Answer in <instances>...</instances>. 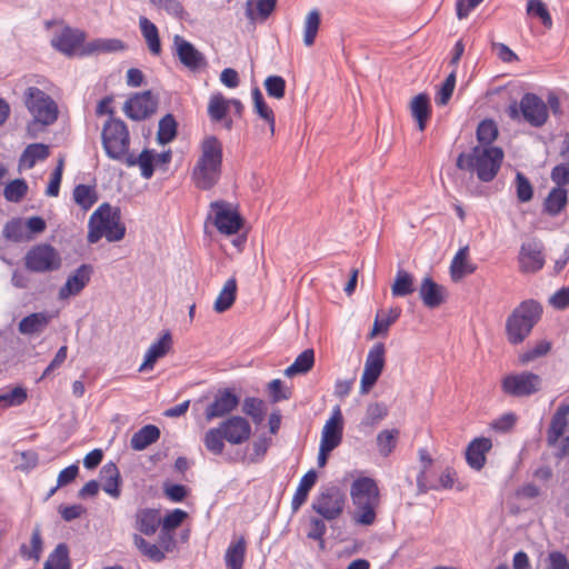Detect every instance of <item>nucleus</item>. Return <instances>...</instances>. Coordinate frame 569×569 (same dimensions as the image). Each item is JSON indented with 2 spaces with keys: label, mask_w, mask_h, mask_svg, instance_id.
<instances>
[{
  "label": "nucleus",
  "mask_w": 569,
  "mask_h": 569,
  "mask_svg": "<svg viewBox=\"0 0 569 569\" xmlns=\"http://www.w3.org/2000/svg\"><path fill=\"white\" fill-rule=\"evenodd\" d=\"M199 151L191 180L197 189L207 191L217 186L222 176V142L216 136H207L201 140Z\"/></svg>",
  "instance_id": "obj_1"
},
{
  "label": "nucleus",
  "mask_w": 569,
  "mask_h": 569,
  "mask_svg": "<svg viewBox=\"0 0 569 569\" xmlns=\"http://www.w3.org/2000/svg\"><path fill=\"white\" fill-rule=\"evenodd\" d=\"M503 157L499 147H475L469 153H460L456 166L460 170L475 172L482 182H490L498 174Z\"/></svg>",
  "instance_id": "obj_2"
},
{
  "label": "nucleus",
  "mask_w": 569,
  "mask_h": 569,
  "mask_svg": "<svg viewBox=\"0 0 569 569\" xmlns=\"http://www.w3.org/2000/svg\"><path fill=\"white\" fill-rule=\"evenodd\" d=\"M126 226L121 221V211L108 202L100 204L89 218L87 240L93 244L103 237L109 242L124 238Z\"/></svg>",
  "instance_id": "obj_3"
},
{
  "label": "nucleus",
  "mask_w": 569,
  "mask_h": 569,
  "mask_svg": "<svg viewBox=\"0 0 569 569\" xmlns=\"http://www.w3.org/2000/svg\"><path fill=\"white\" fill-rule=\"evenodd\" d=\"M350 496L355 506L352 519L357 525L371 526L377 519L380 491L375 479L360 477L351 483Z\"/></svg>",
  "instance_id": "obj_4"
},
{
  "label": "nucleus",
  "mask_w": 569,
  "mask_h": 569,
  "mask_svg": "<svg viewBox=\"0 0 569 569\" xmlns=\"http://www.w3.org/2000/svg\"><path fill=\"white\" fill-rule=\"evenodd\" d=\"M542 307L535 300L521 302L508 317L506 333L511 345H519L530 335L535 325L539 321Z\"/></svg>",
  "instance_id": "obj_5"
},
{
  "label": "nucleus",
  "mask_w": 569,
  "mask_h": 569,
  "mask_svg": "<svg viewBox=\"0 0 569 569\" xmlns=\"http://www.w3.org/2000/svg\"><path fill=\"white\" fill-rule=\"evenodd\" d=\"M23 102L32 116V121L28 128L49 127L53 124L59 117L57 102L44 91L34 86H29L23 92Z\"/></svg>",
  "instance_id": "obj_6"
},
{
  "label": "nucleus",
  "mask_w": 569,
  "mask_h": 569,
  "mask_svg": "<svg viewBox=\"0 0 569 569\" xmlns=\"http://www.w3.org/2000/svg\"><path fill=\"white\" fill-rule=\"evenodd\" d=\"M101 142L108 158L122 162L130 153V133L124 121L108 119L101 131Z\"/></svg>",
  "instance_id": "obj_7"
},
{
  "label": "nucleus",
  "mask_w": 569,
  "mask_h": 569,
  "mask_svg": "<svg viewBox=\"0 0 569 569\" xmlns=\"http://www.w3.org/2000/svg\"><path fill=\"white\" fill-rule=\"evenodd\" d=\"M508 116L512 120H519L520 116L533 128L545 126L549 119L547 103L536 93H525L520 102H512L508 107Z\"/></svg>",
  "instance_id": "obj_8"
},
{
  "label": "nucleus",
  "mask_w": 569,
  "mask_h": 569,
  "mask_svg": "<svg viewBox=\"0 0 569 569\" xmlns=\"http://www.w3.org/2000/svg\"><path fill=\"white\" fill-rule=\"evenodd\" d=\"M24 267L36 273L52 272L61 267L60 253L48 243L31 247L24 256Z\"/></svg>",
  "instance_id": "obj_9"
},
{
  "label": "nucleus",
  "mask_w": 569,
  "mask_h": 569,
  "mask_svg": "<svg viewBox=\"0 0 569 569\" xmlns=\"http://www.w3.org/2000/svg\"><path fill=\"white\" fill-rule=\"evenodd\" d=\"M345 505V493L338 487L331 486L319 492L311 507L323 519L331 521L341 516Z\"/></svg>",
  "instance_id": "obj_10"
},
{
  "label": "nucleus",
  "mask_w": 569,
  "mask_h": 569,
  "mask_svg": "<svg viewBox=\"0 0 569 569\" xmlns=\"http://www.w3.org/2000/svg\"><path fill=\"white\" fill-rule=\"evenodd\" d=\"M210 208L213 212V224L220 233L232 236L242 228L243 219L231 203L218 200L211 202Z\"/></svg>",
  "instance_id": "obj_11"
},
{
  "label": "nucleus",
  "mask_w": 569,
  "mask_h": 569,
  "mask_svg": "<svg viewBox=\"0 0 569 569\" xmlns=\"http://www.w3.org/2000/svg\"><path fill=\"white\" fill-rule=\"evenodd\" d=\"M541 386L540 376L530 371L508 375L501 381L502 391L512 397H529L538 392Z\"/></svg>",
  "instance_id": "obj_12"
},
{
  "label": "nucleus",
  "mask_w": 569,
  "mask_h": 569,
  "mask_svg": "<svg viewBox=\"0 0 569 569\" xmlns=\"http://www.w3.org/2000/svg\"><path fill=\"white\" fill-rule=\"evenodd\" d=\"M385 345L376 343L368 352L360 381L361 393H367L376 385L385 367Z\"/></svg>",
  "instance_id": "obj_13"
},
{
  "label": "nucleus",
  "mask_w": 569,
  "mask_h": 569,
  "mask_svg": "<svg viewBox=\"0 0 569 569\" xmlns=\"http://www.w3.org/2000/svg\"><path fill=\"white\" fill-rule=\"evenodd\" d=\"M519 270L523 273H536L545 266L543 244L540 241L523 242L520 247Z\"/></svg>",
  "instance_id": "obj_14"
},
{
  "label": "nucleus",
  "mask_w": 569,
  "mask_h": 569,
  "mask_svg": "<svg viewBox=\"0 0 569 569\" xmlns=\"http://www.w3.org/2000/svg\"><path fill=\"white\" fill-rule=\"evenodd\" d=\"M240 399L232 389L219 390L213 401L207 406L204 417L207 421L223 418L230 415L239 406Z\"/></svg>",
  "instance_id": "obj_15"
},
{
  "label": "nucleus",
  "mask_w": 569,
  "mask_h": 569,
  "mask_svg": "<svg viewBox=\"0 0 569 569\" xmlns=\"http://www.w3.org/2000/svg\"><path fill=\"white\" fill-rule=\"evenodd\" d=\"M158 101L150 91L136 93L124 104L126 114L133 120H143L157 110Z\"/></svg>",
  "instance_id": "obj_16"
},
{
  "label": "nucleus",
  "mask_w": 569,
  "mask_h": 569,
  "mask_svg": "<svg viewBox=\"0 0 569 569\" xmlns=\"http://www.w3.org/2000/svg\"><path fill=\"white\" fill-rule=\"evenodd\" d=\"M220 427L224 433L226 441L231 445H242L251 436V426L249 421L241 416H231L224 419Z\"/></svg>",
  "instance_id": "obj_17"
},
{
  "label": "nucleus",
  "mask_w": 569,
  "mask_h": 569,
  "mask_svg": "<svg viewBox=\"0 0 569 569\" xmlns=\"http://www.w3.org/2000/svg\"><path fill=\"white\" fill-rule=\"evenodd\" d=\"M173 43L180 62L191 71L207 66L204 56L196 47L180 36H174Z\"/></svg>",
  "instance_id": "obj_18"
},
{
  "label": "nucleus",
  "mask_w": 569,
  "mask_h": 569,
  "mask_svg": "<svg viewBox=\"0 0 569 569\" xmlns=\"http://www.w3.org/2000/svg\"><path fill=\"white\" fill-rule=\"evenodd\" d=\"M92 267L89 264H81L72 274L67 278L66 283L60 288L58 298L59 300H67L72 296H78L90 282Z\"/></svg>",
  "instance_id": "obj_19"
},
{
  "label": "nucleus",
  "mask_w": 569,
  "mask_h": 569,
  "mask_svg": "<svg viewBox=\"0 0 569 569\" xmlns=\"http://www.w3.org/2000/svg\"><path fill=\"white\" fill-rule=\"evenodd\" d=\"M492 449V441L490 438L479 437L469 442L466 448V461L468 466L480 471L487 462V453Z\"/></svg>",
  "instance_id": "obj_20"
},
{
  "label": "nucleus",
  "mask_w": 569,
  "mask_h": 569,
  "mask_svg": "<svg viewBox=\"0 0 569 569\" xmlns=\"http://www.w3.org/2000/svg\"><path fill=\"white\" fill-rule=\"evenodd\" d=\"M342 433L343 417L340 407L336 406L323 426L320 442L337 448L342 441Z\"/></svg>",
  "instance_id": "obj_21"
},
{
  "label": "nucleus",
  "mask_w": 569,
  "mask_h": 569,
  "mask_svg": "<svg viewBox=\"0 0 569 569\" xmlns=\"http://www.w3.org/2000/svg\"><path fill=\"white\" fill-rule=\"evenodd\" d=\"M419 296L427 308L433 309L446 301V289L438 284L431 277L422 279L419 288Z\"/></svg>",
  "instance_id": "obj_22"
},
{
  "label": "nucleus",
  "mask_w": 569,
  "mask_h": 569,
  "mask_svg": "<svg viewBox=\"0 0 569 569\" xmlns=\"http://www.w3.org/2000/svg\"><path fill=\"white\" fill-rule=\"evenodd\" d=\"M568 416L569 402H561L553 413L547 430V443L550 447L556 446L558 440L565 435L568 426Z\"/></svg>",
  "instance_id": "obj_23"
},
{
  "label": "nucleus",
  "mask_w": 569,
  "mask_h": 569,
  "mask_svg": "<svg viewBox=\"0 0 569 569\" xmlns=\"http://www.w3.org/2000/svg\"><path fill=\"white\" fill-rule=\"evenodd\" d=\"M248 541L243 535L234 536L224 552L227 569H243Z\"/></svg>",
  "instance_id": "obj_24"
},
{
  "label": "nucleus",
  "mask_w": 569,
  "mask_h": 569,
  "mask_svg": "<svg viewBox=\"0 0 569 569\" xmlns=\"http://www.w3.org/2000/svg\"><path fill=\"white\" fill-rule=\"evenodd\" d=\"M161 525L160 510L154 508H140L134 515V528L144 536L154 535Z\"/></svg>",
  "instance_id": "obj_25"
},
{
  "label": "nucleus",
  "mask_w": 569,
  "mask_h": 569,
  "mask_svg": "<svg viewBox=\"0 0 569 569\" xmlns=\"http://www.w3.org/2000/svg\"><path fill=\"white\" fill-rule=\"evenodd\" d=\"M84 41V33L80 30L64 28L52 39V46L62 53L71 56L81 47Z\"/></svg>",
  "instance_id": "obj_26"
},
{
  "label": "nucleus",
  "mask_w": 569,
  "mask_h": 569,
  "mask_svg": "<svg viewBox=\"0 0 569 569\" xmlns=\"http://www.w3.org/2000/svg\"><path fill=\"white\" fill-rule=\"evenodd\" d=\"M172 347V338L169 331H164L162 336L153 342L146 352L144 361L139 371L152 369L158 359L164 357Z\"/></svg>",
  "instance_id": "obj_27"
},
{
  "label": "nucleus",
  "mask_w": 569,
  "mask_h": 569,
  "mask_svg": "<svg viewBox=\"0 0 569 569\" xmlns=\"http://www.w3.org/2000/svg\"><path fill=\"white\" fill-rule=\"evenodd\" d=\"M457 480V472L452 468H446L440 475L438 483H430L425 470H420L417 476V487L420 493H427L430 490L451 489Z\"/></svg>",
  "instance_id": "obj_28"
},
{
  "label": "nucleus",
  "mask_w": 569,
  "mask_h": 569,
  "mask_svg": "<svg viewBox=\"0 0 569 569\" xmlns=\"http://www.w3.org/2000/svg\"><path fill=\"white\" fill-rule=\"evenodd\" d=\"M100 479L103 491L110 497L118 499L121 495V476L114 462H108L101 468Z\"/></svg>",
  "instance_id": "obj_29"
},
{
  "label": "nucleus",
  "mask_w": 569,
  "mask_h": 569,
  "mask_svg": "<svg viewBox=\"0 0 569 569\" xmlns=\"http://www.w3.org/2000/svg\"><path fill=\"white\" fill-rule=\"evenodd\" d=\"M410 111L412 118L417 121L418 129L423 131L427 122L431 117V106L429 97L426 93H419L410 103Z\"/></svg>",
  "instance_id": "obj_30"
},
{
  "label": "nucleus",
  "mask_w": 569,
  "mask_h": 569,
  "mask_svg": "<svg viewBox=\"0 0 569 569\" xmlns=\"http://www.w3.org/2000/svg\"><path fill=\"white\" fill-rule=\"evenodd\" d=\"M52 316L49 312L31 313L19 322V331L22 335H36L42 332L50 323Z\"/></svg>",
  "instance_id": "obj_31"
},
{
  "label": "nucleus",
  "mask_w": 569,
  "mask_h": 569,
  "mask_svg": "<svg viewBox=\"0 0 569 569\" xmlns=\"http://www.w3.org/2000/svg\"><path fill=\"white\" fill-rule=\"evenodd\" d=\"M154 153L152 150L144 149L139 156H136L133 152H130L126 159L122 161L127 167L139 166L141 170V176L144 179H150L154 173Z\"/></svg>",
  "instance_id": "obj_32"
},
{
  "label": "nucleus",
  "mask_w": 569,
  "mask_h": 569,
  "mask_svg": "<svg viewBox=\"0 0 569 569\" xmlns=\"http://www.w3.org/2000/svg\"><path fill=\"white\" fill-rule=\"evenodd\" d=\"M139 28L143 39L146 40L149 51L153 56H159L162 51V47L157 26L147 17L141 16L139 18Z\"/></svg>",
  "instance_id": "obj_33"
},
{
  "label": "nucleus",
  "mask_w": 569,
  "mask_h": 569,
  "mask_svg": "<svg viewBox=\"0 0 569 569\" xmlns=\"http://www.w3.org/2000/svg\"><path fill=\"white\" fill-rule=\"evenodd\" d=\"M476 271V266L468 261V247L460 248L450 264V276L453 281L461 280L465 276Z\"/></svg>",
  "instance_id": "obj_34"
},
{
  "label": "nucleus",
  "mask_w": 569,
  "mask_h": 569,
  "mask_svg": "<svg viewBox=\"0 0 569 569\" xmlns=\"http://www.w3.org/2000/svg\"><path fill=\"white\" fill-rule=\"evenodd\" d=\"M318 475L316 470H309L299 481L298 488L292 497L291 508L296 512L307 501L309 491L317 482Z\"/></svg>",
  "instance_id": "obj_35"
},
{
  "label": "nucleus",
  "mask_w": 569,
  "mask_h": 569,
  "mask_svg": "<svg viewBox=\"0 0 569 569\" xmlns=\"http://www.w3.org/2000/svg\"><path fill=\"white\" fill-rule=\"evenodd\" d=\"M160 438V429L154 425H147L133 433L130 446L137 451L144 450Z\"/></svg>",
  "instance_id": "obj_36"
},
{
  "label": "nucleus",
  "mask_w": 569,
  "mask_h": 569,
  "mask_svg": "<svg viewBox=\"0 0 569 569\" xmlns=\"http://www.w3.org/2000/svg\"><path fill=\"white\" fill-rule=\"evenodd\" d=\"M254 112L267 122L271 136L274 134L276 116L273 110L267 104L264 98L258 87L251 92Z\"/></svg>",
  "instance_id": "obj_37"
},
{
  "label": "nucleus",
  "mask_w": 569,
  "mask_h": 569,
  "mask_svg": "<svg viewBox=\"0 0 569 569\" xmlns=\"http://www.w3.org/2000/svg\"><path fill=\"white\" fill-rule=\"evenodd\" d=\"M43 551L41 527L37 525L31 533L30 545L22 543L19 548L20 556L26 560L38 561Z\"/></svg>",
  "instance_id": "obj_38"
},
{
  "label": "nucleus",
  "mask_w": 569,
  "mask_h": 569,
  "mask_svg": "<svg viewBox=\"0 0 569 569\" xmlns=\"http://www.w3.org/2000/svg\"><path fill=\"white\" fill-rule=\"evenodd\" d=\"M567 203L568 191L565 188L555 187L545 200L543 210L549 216L556 217L566 208Z\"/></svg>",
  "instance_id": "obj_39"
},
{
  "label": "nucleus",
  "mask_w": 569,
  "mask_h": 569,
  "mask_svg": "<svg viewBox=\"0 0 569 569\" xmlns=\"http://www.w3.org/2000/svg\"><path fill=\"white\" fill-rule=\"evenodd\" d=\"M237 298V280L234 277L228 279L219 292L213 309L218 313H222L227 310H229L232 305L234 303Z\"/></svg>",
  "instance_id": "obj_40"
},
{
  "label": "nucleus",
  "mask_w": 569,
  "mask_h": 569,
  "mask_svg": "<svg viewBox=\"0 0 569 569\" xmlns=\"http://www.w3.org/2000/svg\"><path fill=\"white\" fill-rule=\"evenodd\" d=\"M188 517V513L182 509H174L167 513L164 518H161V531L159 535V539L162 543L167 540L171 541L172 536L171 531L178 528L183 520Z\"/></svg>",
  "instance_id": "obj_41"
},
{
  "label": "nucleus",
  "mask_w": 569,
  "mask_h": 569,
  "mask_svg": "<svg viewBox=\"0 0 569 569\" xmlns=\"http://www.w3.org/2000/svg\"><path fill=\"white\" fill-rule=\"evenodd\" d=\"M43 569H71L69 548L66 543H59L49 555Z\"/></svg>",
  "instance_id": "obj_42"
},
{
  "label": "nucleus",
  "mask_w": 569,
  "mask_h": 569,
  "mask_svg": "<svg viewBox=\"0 0 569 569\" xmlns=\"http://www.w3.org/2000/svg\"><path fill=\"white\" fill-rule=\"evenodd\" d=\"M229 111V100L222 93L217 92L210 97L208 103V114L213 122H220L226 119Z\"/></svg>",
  "instance_id": "obj_43"
},
{
  "label": "nucleus",
  "mask_w": 569,
  "mask_h": 569,
  "mask_svg": "<svg viewBox=\"0 0 569 569\" xmlns=\"http://www.w3.org/2000/svg\"><path fill=\"white\" fill-rule=\"evenodd\" d=\"M313 365L315 352L312 349H306L296 358L293 363L286 369L284 373L288 377H292L300 373H307L312 369Z\"/></svg>",
  "instance_id": "obj_44"
},
{
  "label": "nucleus",
  "mask_w": 569,
  "mask_h": 569,
  "mask_svg": "<svg viewBox=\"0 0 569 569\" xmlns=\"http://www.w3.org/2000/svg\"><path fill=\"white\" fill-rule=\"evenodd\" d=\"M50 154L49 147L43 143L29 144L21 157V161L27 168H32L37 161L46 160Z\"/></svg>",
  "instance_id": "obj_45"
},
{
  "label": "nucleus",
  "mask_w": 569,
  "mask_h": 569,
  "mask_svg": "<svg viewBox=\"0 0 569 569\" xmlns=\"http://www.w3.org/2000/svg\"><path fill=\"white\" fill-rule=\"evenodd\" d=\"M415 291L413 277L405 271L398 270L393 284L391 286V293L393 297H406Z\"/></svg>",
  "instance_id": "obj_46"
},
{
  "label": "nucleus",
  "mask_w": 569,
  "mask_h": 569,
  "mask_svg": "<svg viewBox=\"0 0 569 569\" xmlns=\"http://www.w3.org/2000/svg\"><path fill=\"white\" fill-rule=\"evenodd\" d=\"M253 1L248 0L246 3V16L250 20H254L258 17L267 19L276 8L277 0H257L256 11L253 9Z\"/></svg>",
  "instance_id": "obj_47"
},
{
  "label": "nucleus",
  "mask_w": 569,
  "mask_h": 569,
  "mask_svg": "<svg viewBox=\"0 0 569 569\" xmlns=\"http://www.w3.org/2000/svg\"><path fill=\"white\" fill-rule=\"evenodd\" d=\"M320 21V12L317 9L311 10L307 14L303 24V43L307 47H311L315 43Z\"/></svg>",
  "instance_id": "obj_48"
},
{
  "label": "nucleus",
  "mask_w": 569,
  "mask_h": 569,
  "mask_svg": "<svg viewBox=\"0 0 569 569\" xmlns=\"http://www.w3.org/2000/svg\"><path fill=\"white\" fill-rule=\"evenodd\" d=\"M400 315V308H391L386 315L378 312L373 322L371 337L387 332L389 327L398 320Z\"/></svg>",
  "instance_id": "obj_49"
},
{
  "label": "nucleus",
  "mask_w": 569,
  "mask_h": 569,
  "mask_svg": "<svg viewBox=\"0 0 569 569\" xmlns=\"http://www.w3.org/2000/svg\"><path fill=\"white\" fill-rule=\"evenodd\" d=\"M388 416V407L383 402H373L367 407L366 415L361 421V426L372 428L376 427Z\"/></svg>",
  "instance_id": "obj_50"
},
{
  "label": "nucleus",
  "mask_w": 569,
  "mask_h": 569,
  "mask_svg": "<svg viewBox=\"0 0 569 569\" xmlns=\"http://www.w3.org/2000/svg\"><path fill=\"white\" fill-rule=\"evenodd\" d=\"M224 440L226 437L220 426L209 429L203 438L207 450L213 455H221L223 452Z\"/></svg>",
  "instance_id": "obj_51"
},
{
  "label": "nucleus",
  "mask_w": 569,
  "mask_h": 569,
  "mask_svg": "<svg viewBox=\"0 0 569 569\" xmlns=\"http://www.w3.org/2000/svg\"><path fill=\"white\" fill-rule=\"evenodd\" d=\"M527 14L539 19L545 28H552L553 22L550 12L541 0H528Z\"/></svg>",
  "instance_id": "obj_52"
},
{
  "label": "nucleus",
  "mask_w": 569,
  "mask_h": 569,
  "mask_svg": "<svg viewBox=\"0 0 569 569\" xmlns=\"http://www.w3.org/2000/svg\"><path fill=\"white\" fill-rule=\"evenodd\" d=\"M73 200L83 210H89L98 200L96 191L87 184H78L73 189Z\"/></svg>",
  "instance_id": "obj_53"
},
{
  "label": "nucleus",
  "mask_w": 569,
  "mask_h": 569,
  "mask_svg": "<svg viewBox=\"0 0 569 569\" xmlns=\"http://www.w3.org/2000/svg\"><path fill=\"white\" fill-rule=\"evenodd\" d=\"M242 411L249 416L254 423H261L266 416L264 402L254 397H248L243 400Z\"/></svg>",
  "instance_id": "obj_54"
},
{
  "label": "nucleus",
  "mask_w": 569,
  "mask_h": 569,
  "mask_svg": "<svg viewBox=\"0 0 569 569\" xmlns=\"http://www.w3.org/2000/svg\"><path fill=\"white\" fill-rule=\"evenodd\" d=\"M498 137V128L493 120H482L477 128L479 147H492L491 143Z\"/></svg>",
  "instance_id": "obj_55"
},
{
  "label": "nucleus",
  "mask_w": 569,
  "mask_h": 569,
  "mask_svg": "<svg viewBox=\"0 0 569 569\" xmlns=\"http://www.w3.org/2000/svg\"><path fill=\"white\" fill-rule=\"evenodd\" d=\"M399 431L397 429H385L377 436V446L381 456L388 457L397 446Z\"/></svg>",
  "instance_id": "obj_56"
},
{
  "label": "nucleus",
  "mask_w": 569,
  "mask_h": 569,
  "mask_svg": "<svg viewBox=\"0 0 569 569\" xmlns=\"http://www.w3.org/2000/svg\"><path fill=\"white\" fill-rule=\"evenodd\" d=\"M27 398V390L22 387H16L9 391L0 392V409L20 406Z\"/></svg>",
  "instance_id": "obj_57"
},
{
  "label": "nucleus",
  "mask_w": 569,
  "mask_h": 569,
  "mask_svg": "<svg viewBox=\"0 0 569 569\" xmlns=\"http://www.w3.org/2000/svg\"><path fill=\"white\" fill-rule=\"evenodd\" d=\"M177 134V121L170 113L159 121L158 141L162 144L169 143Z\"/></svg>",
  "instance_id": "obj_58"
},
{
  "label": "nucleus",
  "mask_w": 569,
  "mask_h": 569,
  "mask_svg": "<svg viewBox=\"0 0 569 569\" xmlns=\"http://www.w3.org/2000/svg\"><path fill=\"white\" fill-rule=\"evenodd\" d=\"M150 3L158 10L164 11L167 14L176 18L183 19L186 10L179 0H149Z\"/></svg>",
  "instance_id": "obj_59"
},
{
  "label": "nucleus",
  "mask_w": 569,
  "mask_h": 569,
  "mask_svg": "<svg viewBox=\"0 0 569 569\" xmlns=\"http://www.w3.org/2000/svg\"><path fill=\"white\" fill-rule=\"evenodd\" d=\"M551 349V342L548 340H540L535 346L528 348L519 356L521 363H529L542 356H546Z\"/></svg>",
  "instance_id": "obj_60"
},
{
  "label": "nucleus",
  "mask_w": 569,
  "mask_h": 569,
  "mask_svg": "<svg viewBox=\"0 0 569 569\" xmlns=\"http://www.w3.org/2000/svg\"><path fill=\"white\" fill-rule=\"evenodd\" d=\"M27 192V182L22 179H16L6 186L3 190V196L8 201L19 202L23 199Z\"/></svg>",
  "instance_id": "obj_61"
},
{
  "label": "nucleus",
  "mask_w": 569,
  "mask_h": 569,
  "mask_svg": "<svg viewBox=\"0 0 569 569\" xmlns=\"http://www.w3.org/2000/svg\"><path fill=\"white\" fill-rule=\"evenodd\" d=\"M126 49V44L119 39H98L89 43L88 51L116 52Z\"/></svg>",
  "instance_id": "obj_62"
},
{
  "label": "nucleus",
  "mask_w": 569,
  "mask_h": 569,
  "mask_svg": "<svg viewBox=\"0 0 569 569\" xmlns=\"http://www.w3.org/2000/svg\"><path fill=\"white\" fill-rule=\"evenodd\" d=\"M133 541L136 547L151 560L161 561L164 559V553L157 545L148 542L144 538L138 535H134Z\"/></svg>",
  "instance_id": "obj_63"
},
{
  "label": "nucleus",
  "mask_w": 569,
  "mask_h": 569,
  "mask_svg": "<svg viewBox=\"0 0 569 569\" xmlns=\"http://www.w3.org/2000/svg\"><path fill=\"white\" fill-rule=\"evenodd\" d=\"M286 86V80L281 76H269L264 80L267 94L278 100L284 97Z\"/></svg>",
  "instance_id": "obj_64"
}]
</instances>
